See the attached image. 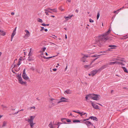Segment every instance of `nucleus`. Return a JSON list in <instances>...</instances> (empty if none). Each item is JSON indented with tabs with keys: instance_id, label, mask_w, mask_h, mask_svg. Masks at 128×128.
Returning a JSON list of instances; mask_svg holds the SVG:
<instances>
[{
	"instance_id": "f257e3e1",
	"label": "nucleus",
	"mask_w": 128,
	"mask_h": 128,
	"mask_svg": "<svg viewBox=\"0 0 128 128\" xmlns=\"http://www.w3.org/2000/svg\"><path fill=\"white\" fill-rule=\"evenodd\" d=\"M111 30L109 29L107 32L102 35H101L98 36V41L97 42V43L98 44L100 43H102V42H105L108 39V35L110 33Z\"/></svg>"
},
{
	"instance_id": "f03ea898",
	"label": "nucleus",
	"mask_w": 128,
	"mask_h": 128,
	"mask_svg": "<svg viewBox=\"0 0 128 128\" xmlns=\"http://www.w3.org/2000/svg\"><path fill=\"white\" fill-rule=\"evenodd\" d=\"M35 117L34 116H30V118H28L27 121L29 123L30 128H33L34 127V125L35 124V123H34L33 120Z\"/></svg>"
},
{
	"instance_id": "7ed1b4c3",
	"label": "nucleus",
	"mask_w": 128,
	"mask_h": 128,
	"mask_svg": "<svg viewBox=\"0 0 128 128\" xmlns=\"http://www.w3.org/2000/svg\"><path fill=\"white\" fill-rule=\"evenodd\" d=\"M90 98L96 100H98L100 98V95L94 94H91Z\"/></svg>"
},
{
	"instance_id": "20e7f679",
	"label": "nucleus",
	"mask_w": 128,
	"mask_h": 128,
	"mask_svg": "<svg viewBox=\"0 0 128 128\" xmlns=\"http://www.w3.org/2000/svg\"><path fill=\"white\" fill-rule=\"evenodd\" d=\"M44 10L51 13H52V12H57V10L56 8L52 9L50 8H48L46 9H44Z\"/></svg>"
},
{
	"instance_id": "39448f33",
	"label": "nucleus",
	"mask_w": 128,
	"mask_h": 128,
	"mask_svg": "<svg viewBox=\"0 0 128 128\" xmlns=\"http://www.w3.org/2000/svg\"><path fill=\"white\" fill-rule=\"evenodd\" d=\"M22 76L23 78L25 80H26L29 79V77L26 73L25 69L24 70Z\"/></svg>"
},
{
	"instance_id": "423d86ee",
	"label": "nucleus",
	"mask_w": 128,
	"mask_h": 128,
	"mask_svg": "<svg viewBox=\"0 0 128 128\" xmlns=\"http://www.w3.org/2000/svg\"><path fill=\"white\" fill-rule=\"evenodd\" d=\"M18 81L20 83L22 84H26V82H23L22 80V79L20 76L18 75Z\"/></svg>"
},
{
	"instance_id": "0eeeda50",
	"label": "nucleus",
	"mask_w": 128,
	"mask_h": 128,
	"mask_svg": "<svg viewBox=\"0 0 128 128\" xmlns=\"http://www.w3.org/2000/svg\"><path fill=\"white\" fill-rule=\"evenodd\" d=\"M72 111L74 112H75L76 113H77L78 114H80L81 116H82L83 115L86 114V116H87V114L86 113H84L83 112H79V111L78 110L77 111H76L75 110H73Z\"/></svg>"
},
{
	"instance_id": "6e6552de",
	"label": "nucleus",
	"mask_w": 128,
	"mask_h": 128,
	"mask_svg": "<svg viewBox=\"0 0 128 128\" xmlns=\"http://www.w3.org/2000/svg\"><path fill=\"white\" fill-rule=\"evenodd\" d=\"M24 32L26 33L25 34L24 38H27L30 36V34L29 31L27 30H25Z\"/></svg>"
},
{
	"instance_id": "1a4fd4ad",
	"label": "nucleus",
	"mask_w": 128,
	"mask_h": 128,
	"mask_svg": "<svg viewBox=\"0 0 128 128\" xmlns=\"http://www.w3.org/2000/svg\"><path fill=\"white\" fill-rule=\"evenodd\" d=\"M56 125V124H54V122H51L48 125V126L50 128H55V126H54Z\"/></svg>"
},
{
	"instance_id": "9d476101",
	"label": "nucleus",
	"mask_w": 128,
	"mask_h": 128,
	"mask_svg": "<svg viewBox=\"0 0 128 128\" xmlns=\"http://www.w3.org/2000/svg\"><path fill=\"white\" fill-rule=\"evenodd\" d=\"M90 102L92 103L91 104L92 106L94 108L96 109H98V105L95 104H94L92 101H90Z\"/></svg>"
},
{
	"instance_id": "9b49d317",
	"label": "nucleus",
	"mask_w": 128,
	"mask_h": 128,
	"mask_svg": "<svg viewBox=\"0 0 128 128\" xmlns=\"http://www.w3.org/2000/svg\"><path fill=\"white\" fill-rule=\"evenodd\" d=\"M73 16V15H69L68 16H64V18L66 19L65 22H66L70 19Z\"/></svg>"
},
{
	"instance_id": "f8f14e48",
	"label": "nucleus",
	"mask_w": 128,
	"mask_h": 128,
	"mask_svg": "<svg viewBox=\"0 0 128 128\" xmlns=\"http://www.w3.org/2000/svg\"><path fill=\"white\" fill-rule=\"evenodd\" d=\"M98 72V70H96L92 71L91 72V75L92 76H94Z\"/></svg>"
},
{
	"instance_id": "ddd939ff",
	"label": "nucleus",
	"mask_w": 128,
	"mask_h": 128,
	"mask_svg": "<svg viewBox=\"0 0 128 128\" xmlns=\"http://www.w3.org/2000/svg\"><path fill=\"white\" fill-rule=\"evenodd\" d=\"M85 124H86V125L88 127H89L90 125H91L92 124L91 122H90L89 121H86L85 122Z\"/></svg>"
},
{
	"instance_id": "4468645a",
	"label": "nucleus",
	"mask_w": 128,
	"mask_h": 128,
	"mask_svg": "<svg viewBox=\"0 0 128 128\" xmlns=\"http://www.w3.org/2000/svg\"><path fill=\"white\" fill-rule=\"evenodd\" d=\"M119 63L118 62H111L108 63V64H118Z\"/></svg>"
},
{
	"instance_id": "2eb2a0df",
	"label": "nucleus",
	"mask_w": 128,
	"mask_h": 128,
	"mask_svg": "<svg viewBox=\"0 0 128 128\" xmlns=\"http://www.w3.org/2000/svg\"><path fill=\"white\" fill-rule=\"evenodd\" d=\"M88 57V56L87 55H84V57L82 58V61L83 62H85V61L84 60V59H85L86 58Z\"/></svg>"
},
{
	"instance_id": "dca6fc26",
	"label": "nucleus",
	"mask_w": 128,
	"mask_h": 128,
	"mask_svg": "<svg viewBox=\"0 0 128 128\" xmlns=\"http://www.w3.org/2000/svg\"><path fill=\"white\" fill-rule=\"evenodd\" d=\"M71 92L70 90H66L64 92V93H66L68 94H71Z\"/></svg>"
},
{
	"instance_id": "f3484780",
	"label": "nucleus",
	"mask_w": 128,
	"mask_h": 128,
	"mask_svg": "<svg viewBox=\"0 0 128 128\" xmlns=\"http://www.w3.org/2000/svg\"><path fill=\"white\" fill-rule=\"evenodd\" d=\"M90 96H91V94H90L88 95H87L86 97V100H87L88 98H90Z\"/></svg>"
},
{
	"instance_id": "a211bd4d",
	"label": "nucleus",
	"mask_w": 128,
	"mask_h": 128,
	"mask_svg": "<svg viewBox=\"0 0 128 128\" xmlns=\"http://www.w3.org/2000/svg\"><path fill=\"white\" fill-rule=\"evenodd\" d=\"M64 98V99H62V100L63 101H65L64 102H68V101L67 100H68V99H67V98H66L64 97H62L60 99H62V98Z\"/></svg>"
},
{
	"instance_id": "6ab92c4d",
	"label": "nucleus",
	"mask_w": 128,
	"mask_h": 128,
	"mask_svg": "<svg viewBox=\"0 0 128 128\" xmlns=\"http://www.w3.org/2000/svg\"><path fill=\"white\" fill-rule=\"evenodd\" d=\"M108 47H110V48H111L112 49V48H114L115 47H116V46L114 45H109Z\"/></svg>"
},
{
	"instance_id": "aec40b11",
	"label": "nucleus",
	"mask_w": 128,
	"mask_h": 128,
	"mask_svg": "<svg viewBox=\"0 0 128 128\" xmlns=\"http://www.w3.org/2000/svg\"><path fill=\"white\" fill-rule=\"evenodd\" d=\"M89 118L91 119L94 120H96L97 118L96 117H94L92 116H90Z\"/></svg>"
},
{
	"instance_id": "412c9836",
	"label": "nucleus",
	"mask_w": 128,
	"mask_h": 128,
	"mask_svg": "<svg viewBox=\"0 0 128 128\" xmlns=\"http://www.w3.org/2000/svg\"><path fill=\"white\" fill-rule=\"evenodd\" d=\"M92 67V66H90V65H85L84 66V67L86 68H91V67Z\"/></svg>"
},
{
	"instance_id": "4be33fe9",
	"label": "nucleus",
	"mask_w": 128,
	"mask_h": 128,
	"mask_svg": "<svg viewBox=\"0 0 128 128\" xmlns=\"http://www.w3.org/2000/svg\"><path fill=\"white\" fill-rule=\"evenodd\" d=\"M6 123L7 122L5 121L3 122L2 125V127H4L6 126Z\"/></svg>"
},
{
	"instance_id": "5701e85b",
	"label": "nucleus",
	"mask_w": 128,
	"mask_h": 128,
	"mask_svg": "<svg viewBox=\"0 0 128 128\" xmlns=\"http://www.w3.org/2000/svg\"><path fill=\"white\" fill-rule=\"evenodd\" d=\"M122 68L123 70H124V71L125 72H126V73L128 72V71L126 68L125 67H122Z\"/></svg>"
},
{
	"instance_id": "b1692460",
	"label": "nucleus",
	"mask_w": 128,
	"mask_h": 128,
	"mask_svg": "<svg viewBox=\"0 0 128 128\" xmlns=\"http://www.w3.org/2000/svg\"><path fill=\"white\" fill-rule=\"evenodd\" d=\"M55 56H51L48 57H45V56H44L43 58H44L45 59H49L50 58H53Z\"/></svg>"
},
{
	"instance_id": "393cba45",
	"label": "nucleus",
	"mask_w": 128,
	"mask_h": 128,
	"mask_svg": "<svg viewBox=\"0 0 128 128\" xmlns=\"http://www.w3.org/2000/svg\"><path fill=\"white\" fill-rule=\"evenodd\" d=\"M16 33V32H13L12 34L11 35V38L12 39L14 36L15 34Z\"/></svg>"
},
{
	"instance_id": "a878e982",
	"label": "nucleus",
	"mask_w": 128,
	"mask_h": 128,
	"mask_svg": "<svg viewBox=\"0 0 128 128\" xmlns=\"http://www.w3.org/2000/svg\"><path fill=\"white\" fill-rule=\"evenodd\" d=\"M80 122V120H74L73 121V122Z\"/></svg>"
},
{
	"instance_id": "bb28decb",
	"label": "nucleus",
	"mask_w": 128,
	"mask_h": 128,
	"mask_svg": "<svg viewBox=\"0 0 128 128\" xmlns=\"http://www.w3.org/2000/svg\"><path fill=\"white\" fill-rule=\"evenodd\" d=\"M64 99V98H62V99H60V101H58V103H60V102H63L64 101H63V100H62V99Z\"/></svg>"
},
{
	"instance_id": "cd10ccee",
	"label": "nucleus",
	"mask_w": 128,
	"mask_h": 128,
	"mask_svg": "<svg viewBox=\"0 0 128 128\" xmlns=\"http://www.w3.org/2000/svg\"><path fill=\"white\" fill-rule=\"evenodd\" d=\"M38 22H41V23H42L43 22V21L40 18L38 19Z\"/></svg>"
},
{
	"instance_id": "c85d7f7f",
	"label": "nucleus",
	"mask_w": 128,
	"mask_h": 128,
	"mask_svg": "<svg viewBox=\"0 0 128 128\" xmlns=\"http://www.w3.org/2000/svg\"><path fill=\"white\" fill-rule=\"evenodd\" d=\"M31 50H32V48H30V52L28 54V56H31V54H32V53L31 52Z\"/></svg>"
},
{
	"instance_id": "c756f323",
	"label": "nucleus",
	"mask_w": 128,
	"mask_h": 128,
	"mask_svg": "<svg viewBox=\"0 0 128 128\" xmlns=\"http://www.w3.org/2000/svg\"><path fill=\"white\" fill-rule=\"evenodd\" d=\"M35 107L34 106H33L32 107H30L28 108V109L30 110H32V108L35 109Z\"/></svg>"
},
{
	"instance_id": "7c9ffc66",
	"label": "nucleus",
	"mask_w": 128,
	"mask_h": 128,
	"mask_svg": "<svg viewBox=\"0 0 128 128\" xmlns=\"http://www.w3.org/2000/svg\"><path fill=\"white\" fill-rule=\"evenodd\" d=\"M6 34L5 32L3 31V33H1V34H0V35H1L3 36H4L5 35H6Z\"/></svg>"
},
{
	"instance_id": "2f4dec72",
	"label": "nucleus",
	"mask_w": 128,
	"mask_h": 128,
	"mask_svg": "<svg viewBox=\"0 0 128 128\" xmlns=\"http://www.w3.org/2000/svg\"><path fill=\"white\" fill-rule=\"evenodd\" d=\"M100 14L99 12H98L97 14V20H98V18L100 16Z\"/></svg>"
},
{
	"instance_id": "473e14b6",
	"label": "nucleus",
	"mask_w": 128,
	"mask_h": 128,
	"mask_svg": "<svg viewBox=\"0 0 128 128\" xmlns=\"http://www.w3.org/2000/svg\"><path fill=\"white\" fill-rule=\"evenodd\" d=\"M122 9V8H120V9H119V10H117L116 11V14H118V13L119 12V10H121Z\"/></svg>"
},
{
	"instance_id": "72a5a7b5",
	"label": "nucleus",
	"mask_w": 128,
	"mask_h": 128,
	"mask_svg": "<svg viewBox=\"0 0 128 128\" xmlns=\"http://www.w3.org/2000/svg\"><path fill=\"white\" fill-rule=\"evenodd\" d=\"M103 69L102 68V67L100 68L98 70H98V72L99 71H100L101 70H102Z\"/></svg>"
},
{
	"instance_id": "f704fd0d",
	"label": "nucleus",
	"mask_w": 128,
	"mask_h": 128,
	"mask_svg": "<svg viewBox=\"0 0 128 128\" xmlns=\"http://www.w3.org/2000/svg\"><path fill=\"white\" fill-rule=\"evenodd\" d=\"M102 68L103 69L105 68H106V65H104L102 66Z\"/></svg>"
},
{
	"instance_id": "c9c22d12",
	"label": "nucleus",
	"mask_w": 128,
	"mask_h": 128,
	"mask_svg": "<svg viewBox=\"0 0 128 128\" xmlns=\"http://www.w3.org/2000/svg\"><path fill=\"white\" fill-rule=\"evenodd\" d=\"M89 21L90 22H94V20L91 19H89Z\"/></svg>"
},
{
	"instance_id": "e433bc0d",
	"label": "nucleus",
	"mask_w": 128,
	"mask_h": 128,
	"mask_svg": "<svg viewBox=\"0 0 128 128\" xmlns=\"http://www.w3.org/2000/svg\"><path fill=\"white\" fill-rule=\"evenodd\" d=\"M21 64V62L19 60L18 62L17 65L18 66H19Z\"/></svg>"
},
{
	"instance_id": "4c0bfd02",
	"label": "nucleus",
	"mask_w": 128,
	"mask_h": 128,
	"mask_svg": "<svg viewBox=\"0 0 128 128\" xmlns=\"http://www.w3.org/2000/svg\"><path fill=\"white\" fill-rule=\"evenodd\" d=\"M118 63H119L118 64H120L122 66H124V64L122 63L119 62H118Z\"/></svg>"
},
{
	"instance_id": "58836bf2",
	"label": "nucleus",
	"mask_w": 128,
	"mask_h": 128,
	"mask_svg": "<svg viewBox=\"0 0 128 128\" xmlns=\"http://www.w3.org/2000/svg\"><path fill=\"white\" fill-rule=\"evenodd\" d=\"M50 103L51 104V105H52V106H54L55 105V104L54 103L51 102H50Z\"/></svg>"
},
{
	"instance_id": "ea45409f",
	"label": "nucleus",
	"mask_w": 128,
	"mask_h": 128,
	"mask_svg": "<svg viewBox=\"0 0 128 128\" xmlns=\"http://www.w3.org/2000/svg\"><path fill=\"white\" fill-rule=\"evenodd\" d=\"M30 69L32 70H34V68L33 67H32Z\"/></svg>"
},
{
	"instance_id": "a19ab883",
	"label": "nucleus",
	"mask_w": 128,
	"mask_h": 128,
	"mask_svg": "<svg viewBox=\"0 0 128 128\" xmlns=\"http://www.w3.org/2000/svg\"><path fill=\"white\" fill-rule=\"evenodd\" d=\"M48 12H47L45 11V13L46 14V15H49V14L48 13Z\"/></svg>"
},
{
	"instance_id": "79ce46f5",
	"label": "nucleus",
	"mask_w": 128,
	"mask_h": 128,
	"mask_svg": "<svg viewBox=\"0 0 128 128\" xmlns=\"http://www.w3.org/2000/svg\"><path fill=\"white\" fill-rule=\"evenodd\" d=\"M41 29L40 30V31H42V30H43L44 29V27H41Z\"/></svg>"
},
{
	"instance_id": "37998d69",
	"label": "nucleus",
	"mask_w": 128,
	"mask_h": 128,
	"mask_svg": "<svg viewBox=\"0 0 128 128\" xmlns=\"http://www.w3.org/2000/svg\"><path fill=\"white\" fill-rule=\"evenodd\" d=\"M41 24L44 26H46V24H44V23H42Z\"/></svg>"
},
{
	"instance_id": "c03bdc74",
	"label": "nucleus",
	"mask_w": 128,
	"mask_h": 128,
	"mask_svg": "<svg viewBox=\"0 0 128 128\" xmlns=\"http://www.w3.org/2000/svg\"><path fill=\"white\" fill-rule=\"evenodd\" d=\"M62 124V123H60V122H58V124H56V125H58V126H60V124Z\"/></svg>"
},
{
	"instance_id": "a18cd8bd",
	"label": "nucleus",
	"mask_w": 128,
	"mask_h": 128,
	"mask_svg": "<svg viewBox=\"0 0 128 128\" xmlns=\"http://www.w3.org/2000/svg\"><path fill=\"white\" fill-rule=\"evenodd\" d=\"M54 100V99H53V98H50V102H52V101L53 100Z\"/></svg>"
},
{
	"instance_id": "49530a36",
	"label": "nucleus",
	"mask_w": 128,
	"mask_h": 128,
	"mask_svg": "<svg viewBox=\"0 0 128 128\" xmlns=\"http://www.w3.org/2000/svg\"><path fill=\"white\" fill-rule=\"evenodd\" d=\"M59 9L60 10L62 11H63L64 10V9H62L61 7H60L59 8Z\"/></svg>"
},
{
	"instance_id": "de8ad7c7",
	"label": "nucleus",
	"mask_w": 128,
	"mask_h": 128,
	"mask_svg": "<svg viewBox=\"0 0 128 128\" xmlns=\"http://www.w3.org/2000/svg\"><path fill=\"white\" fill-rule=\"evenodd\" d=\"M16 27L13 30V32H16Z\"/></svg>"
},
{
	"instance_id": "09e8293b",
	"label": "nucleus",
	"mask_w": 128,
	"mask_h": 128,
	"mask_svg": "<svg viewBox=\"0 0 128 128\" xmlns=\"http://www.w3.org/2000/svg\"><path fill=\"white\" fill-rule=\"evenodd\" d=\"M28 60H31L30 58V56H29V57L28 58Z\"/></svg>"
},
{
	"instance_id": "8fccbe9b",
	"label": "nucleus",
	"mask_w": 128,
	"mask_h": 128,
	"mask_svg": "<svg viewBox=\"0 0 128 128\" xmlns=\"http://www.w3.org/2000/svg\"><path fill=\"white\" fill-rule=\"evenodd\" d=\"M52 36H55V37H56V38H57V36H54V35H52L51 36H50V37H52Z\"/></svg>"
},
{
	"instance_id": "3c124183",
	"label": "nucleus",
	"mask_w": 128,
	"mask_h": 128,
	"mask_svg": "<svg viewBox=\"0 0 128 128\" xmlns=\"http://www.w3.org/2000/svg\"><path fill=\"white\" fill-rule=\"evenodd\" d=\"M100 56V55H94L93 56L94 57H97V56Z\"/></svg>"
},
{
	"instance_id": "603ef678",
	"label": "nucleus",
	"mask_w": 128,
	"mask_h": 128,
	"mask_svg": "<svg viewBox=\"0 0 128 128\" xmlns=\"http://www.w3.org/2000/svg\"><path fill=\"white\" fill-rule=\"evenodd\" d=\"M66 119L65 118H62V122H64V120H65Z\"/></svg>"
},
{
	"instance_id": "864d4df0",
	"label": "nucleus",
	"mask_w": 128,
	"mask_h": 128,
	"mask_svg": "<svg viewBox=\"0 0 128 128\" xmlns=\"http://www.w3.org/2000/svg\"><path fill=\"white\" fill-rule=\"evenodd\" d=\"M46 49V48H43V51H45V50Z\"/></svg>"
},
{
	"instance_id": "5fc2aeb1",
	"label": "nucleus",
	"mask_w": 128,
	"mask_h": 128,
	"mask_svg": "<svg viewBox=\"0 0 128 128\" xmlns=\"http://www.w3.org/2000/svg\"><path fill=\"white\" fill-rule=\"evenodd\" d=\"M75 12L76 13H78V10L76 9L75 10Z\"/></svg>"
},
{
	"instance_id": "6e6d98bb",
	"label": "nucleus",
	"mask_w": 128,
	"mask_h": 128,
	"mask_svg": "<svg viewBox=\"0 0 128 128\" xmlns=\"http://www.w3.org/2000/svg\"><path fill=\"white\" fill-rule=\"evenodd\" d=\"M14 12H12L11 13V14L12 15H13L14 14Z\"/></svg>"
},
{
	"instance_id": "4d7b16f0",
	"label": "nucleus",
	"mask_w": 128,
	"mask_h": 128,
	"mask_svg": "<svg viewBox=\"0 0 128 128\" xmlns=\"http://www.w3.org/2000/svg\"><path fill=\"white\" fill-rule=\"evenodd\" d=\"M53 71H56L57 70V69L56 68H54L53 69Z\"/></svg>"
},
{
	"instance_id": "13d9d810",
	"label": "nucleus",
	"mask_w": 128,
	"mask_h": 128,
	"mask_svg": "<svg viewBox=\"0 0 128 128\" xmlns=\"http://www.w3.org/2000/svg\"><path fill=\"white\" fill-rule=\"evenodd\" d=\"M2 106L4 108H5L6 107V106H4L3 105H2Z\"/></svg>"
},
{
	"instance_id": "bf43d9fd",
	"label": "nucleus",
	"mask_w": 128,
	"mask_h": 128,
	"mask_svg": "<svg viewBox=\"0 0 128 128\" xmlns=\"http://www.w3.org/2000/svg\"><path fill=\"white\" fill-rule=\"evenodd\" d=\"M66 121H67V122H71V120H67Z\"/></svg>"
},
{
	"instance_id": "052dcab7",
	"label": "nucleus",
	"mask_w": 128,
	"mask_h": 128,
	"mask_svg": "<svg viewBox=\"0 0 128 128\" xmlns=\"http://www.w3.org/2000/svg\"><path fill=\"white\" fill-rule=\"evenodd\" d=\"M89 118H88V119H84V121H86V120H88L89 119Z\"/></svg>"
},
{
	"instance_id": "680f3d73",
	"label": "nucleus",
	"mask_w": 128,
	"mask_h": 128,
	"mask_svg": "<svg viewBox=\"0 0 128 128\" xmlns=\"http://www.w3.org/2000/svg\"><path fill=\"white\" fill-rule=\"evenodd\" d=\"M70 116H74L71 113L70 114Z\"/></svg>"
},
{
	"instance_id": "e2e57ef3",
	"label": "nucleus",
	"mask_w": 128,
	"mask_h": 128,
	"mask_svg": "<svg viewBox=\"0 0 128 128\" xmlns=\"http://www.w3.org/2000/svg\"><path fill=\"white\" fill-rule=\"evenodd\" d=\"M48 29H45L44 30L46 32H47L48 31Z\"/></svg>"
},
{
	"instance_id": "0e129e2a",
	"label": "nucleus",
	"mask_w": 128,
	"mask_h": 128,
	"mask_svg": "<svg viewBox=\"0 0 128 128\" xmlns=\"http://www.w3.org/2000/svg\"><path fill=\"white\" fill-rule=\"evenodd\" d=\"M67 0L68 2H70L71 1V0Z\"/></svg>"
},
{
	"instance_id": "69168bd1",
	"label": "nucleus",
	"mask_w": 128,
	"mask_h": 128,
	"mask_svg": "<svg viewBox=\"0 0 128 128\" xmlns=\"http://www.w3.org/2000/svg\"><path fill=\"white\" fill-rule=\"evenodd\" d=\"M65 38L66 39L67 38V36L66 34H65Z\"/></svg>"
},
{
	"instance_id": "338daca9",
	"label": "nucleus",
	"mask_w": 128,
	"mask_h": 128,
	"mask_svg": "<svg viewBox=\"0 0 128 128\" xmlns=\"http://www.w3.org/2000/svg\"><path fill=\"white\" fill-rule=\"evenodd\" d=\"M114 90H112L111 91V93H112L113 92Z\"/></svg>"
},
{
	"instance_id": "774afa93",
	"label": "nucleus",
	"mask_w": 128,
	"mask_h": 128,
	"mask_svg": "<svg viewBox=\"0 0 128 128\" xmlns=\"http://www.w3.org/2000/svg\"><path fill=\"white\" fill-rule=\"evenodd\" d=\"M112 49V48H109V49H108L107 50L108 51H110Z\"/></svg>"
}]
</instances>
